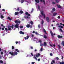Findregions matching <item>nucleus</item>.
I'll return each instance as SVG.
<instances>
[{
  "label": "nucleus",
  "instance_id": "obj_1",
  "mask_svg": "<svg viewBox=\"0 0 64 64\" xmlns=\"http://www.w3.org/2000/svg\"><path fill=\"white\" fill-rule=\"evenodd\" d=\"M8 28H5V30L6 32H7V31H8H8H12V29L11 28V26H8Z\"/></svg>",
  "mask_w": 64,
  "mask_h": 64
},
{
  "label": "nucleus",
  "instance_id": "obj_2",
  "mask_svg": "<svg viewBox=\"0 0 64 64\" xmlns=\"http://www.w3.org/2000/svg\"><path fill=\"white\" fill-rule=\"evenodd\" d=\"M42 11L40 10V13H41V14L42 15V16H44V19L45 18V14H43V9L42 10Z\"/></svg>",
  "mask_w": 64,
  "mask_h": 64
},
{
  "label": "nucleus",
  "instance_id": "obj_3",
  "mask_svg": "<svg viewBox=\"0 0 64 64\" xmlns=\"http://www.w3.org/2000/svg\"><path fill=\"white\" fill-rule=\"evenodd\" d=\"M19 25V24L18 23L16 24V25L14 26V27L15 28H18Z\"/></svg>",
  "mask_w": 64,
  "mask_h": 64
},
{
  "label": "nucleus",
  "instance_id": "obj_4",
  "mask_svg": "<svg viewBox=\"0 0 64 64\" xmlns=\"http://www.w3.org/2000/svg\"><path fill=\"white\" fill-rule=\"evenodd\" d=\"M50 32L51 34V36H52V38H53V37H54V36H53V35H55V34H53L52 32V31H50Z\"/></svg>",
  "mask_w": 64,
  "mask_h": 64
},
{
  "label": "nucleus",
  "instance_id": "obj_5",
  "mask_svg": "<svg viewBox=\"0 0 64 64\" xmlns=\"http://www.w3.org/2000/svg\"><path fill=\"white\" fill-rule=\"evenodd\" d=\"M46 20L47 21V22H49V21H50L49 18V17H46Z\"/></svg>",
  "mask_w": 64,
  "mask_h": 64
},
{
  "label": "nucleus",
  "instance_id": "obj_6",
  "mask_svg": "<svg viewBox=\"0 0 64 64\" xmlns=\"http://www.w3.org/2000/svg\"><path fill=\"white\" fill-rule=\"evenodd\" d=\"M39 56H40V54L39 53H38L37 54H36V57L37 58L39 57Z\"/></svg>",
  "mask_w": 64,
  "mask_h": 64
},
{
  "label": "nucleus",
  "instance_id": "obj_7",
  "mask_svg": "<svg viewBox=\"0 0 64 64\" xmlns=\"http://www.w3.org/2000/svg\"><path fill=\"white\" fill-rule=\"evenodd\" d=\"M40 2H42V1L43 2H44V4L45 5V0H40Z\"/></svg>",
  "mask_w": 64,
  "mask_h": 64
},
{
  "label": "nucleus",
  "instance_id": "obj_8",
  "mask_svg": "<svg viewBox=\"0 0 64 64\" xmlns=\"http://www.w3.org/2000/svg\"><path fill=\"white\" fill-rule=\"evenodd\" d=\"M56 10L54 8H52V10L51 12V13H53L54 11H55Z\"/></svg>",
  "mask_w": 64,
  "mask_h": 64
},
{
  "label": "nucleus",
  "instance_id": "obj_9",
  "mask_svg": "<svg viewBox=\"0 0 64 64\" xmlns=\"http://www.w3.org/2000/svg\"><path fill=\"white\" fill-rule=\"evenodd\" d=\"M10 54L11 55H14V54L13 52H9Z\"/></svg>",
  "mask_w": 64,
  "mask_h": 64
},
{
  "label": "nucleus",
  "instance_id": "obj_10",
  "mask_svg": "<svg viewBox=\"0 0 64 64\" xmlns=\"http://www.w3.org/2000/svg\"><path fill=\"white\" fill-rule=\"evenodd\" d=\"M58 38H62L63 37V36H60L59 35H58Z\"/></svg>",
  "mask_w": 64,
  "mask_h": 64
},
{
  "label": "nucleus",
  "instance_id": "obj_11",
  "mask_svg": "<svg viewBox=\"0 0 64 64\" xmlns=\"http://www.w3.org/2000/svg\"><path fill=\"white\" fill-rule=\"evenodd\" d=\"M47 44L46 43V42H44V47H46V46H47Z\"/></svg>",
  "mask_w": 64,
  "mask_h": 64
},
{
  "label": "nucleus",
  "instance_id": "obj_12",
  "mask_svg": "<svg viewBox=\"0 0 64 64\" xmlns=\"http://www.w3.org/2000/svg\"><path fill=\"white\" fill-rule=\"evenodd\" d=\"M19 13V12H15L14 14L15 15H18Z\"/></svg>",
  "mask_w": 64,
  "mask_h": 64
},
{
  "label": "nucleus",
  "instance_id": "obj_13",
  "mask_svg": "<svg viewBox=\"0 0 64 64\" xmlns=\"http://www.w3.org/2000/svg\"><path fill=\"white\" fill-rule=\"evenodd\" d=\"M20 34H24V32L22 31H20Z\"/></svg>",
  "mask_w": 64,
  "mask_h": 64
},
{
  "label": "nucleus",
  "instance_id": "obj_14",
  "mask_svg": "<svg viewBox=\"0 0 64 64\" xmlns=\"http://www.w3.org/2000/svg\"><path fill=\"white\" fill-rule=\"evenodd\" d=\"M7 19L8 20H9L10 21H11V20H12V18H10V16L8 17Z\"/></svg>",
  "mask_w": 64,
  "mask_h": 64
},
{
  "label": "nucleus",
  "instance_id": "obj_15",
  "mask_svg": "<svg viewBox=\"0 0 64 64\" xmlns=\"http://www.w3.org/2000/svg\"><path fill=\"white\" fill-rule=\"evenodd\" d=\"M56 6H58V8H61V7L60 5H59L58 6V4H56Z\"/></svg>",
  "mask_w": 64,
  "mask_h": 64
},
{
  "label": "nucleus",
  "instance_id": "obj_16",
  "mask_svg": "<svg viewBox=\"0 0 64 64\" xmlns=\"http://www.w3.org/2000/svg\"><path fill=\"white\" fill-rule=\"evenodd\" d=\"M29 36H27L25 37V40H26V39H28V38H29Z\"/></svg>",
  "mask_w": 64,
  "mask_h": 64
},
{
  "label": "nucleus",
  "instance_id": "obj_17",
  "mask_svg": "<svg viewBox=\"0 0 64 64\" xmlns=\"http://www.w3.org/2000/svg\"><path fill=\"white\" fill-rule=\"evenodd\" d=\"M35 2L37 3H39L40 1L39 0H35Z\"/></svg>",
  "mask_w": 64,
  "mask_h": 64
},
{
  "label": "nucleus",
  "instance_id": "obj_18",
  "mask_svg": "<svg viewBox=\"0 0 64 64\" xmlns=\"http://www.w3.org/2000/svg\"><path fill=\"white\" fill-rule=\"evenodd\" d=\"M44 38L45 39H47V38H48L47 37V36L46 35H44Z\"/></svg>",
  "mask_w": 64,
  "mask_h": 64
},
{
  "label": "nucleus",
  "instance_id": "obj_19",
  "mask_svg": "<svg viewBox=\"0 0 64 64\" xmlns=\"http://www.w3.org/2000/svg\"><path fill=\"white\" fill-rule=\"evenodd\" d=\"M43 31H44V32L45 33L47 34V32H46V30H45L44 29H43Z\"/></svg>",
  "mask_w": 64,
  "mask_h": 64
},
{
  "label": "nucleus",
  "instance_id": "obj_20",
  "mask_svg": "<svg viewBox=\"0 0 64 64\" xmlns=\"http://www.w3.org/2000/svg\"><path fill=\"white\" fill-rule=\"evenodd\" d=\"M30 25L29 24H27L26 26V27L27 28H30Z\"/></svg>",
  "mask_w": 64,
  "mask_h": 64
},
{
  "label": "nucleus",
  "instance_id": "obj_21",
  "mask_svg": "<svg viewBox=\"0 0 64 64\" xmlns=\"http://www.w3.org/2000/svg\"><path fill=\"white\" fill-rule=\"evenodd\" d=\"M57 14V13H54L53 14V16H56Z\"/></svg>",
  "mask_w": 64,
  "mask_h": 64
},
{
  "label": "nucleus",
  "instance_id": "obj_22",
  "mask_svg": "<svg viewBox=\"0 0 64 64\" xmlns=\"http://www.w3.org/2000/svg\"><path fill=\"white\" fill-rule=\"evenodd\" d=\"M20 14H23V13H24V12L23 11L21 10L20 11Z\"/></svg>",
  "mask_w": 64,
  "mask_h": 64
},
{
  "label": "nucleus",
  "instance_id": "obj_23",
  "mask_svg": "<svg viewBox=\"0 0 64 64\" xmlns=\"http://www.w3.org/2000/svg\"><path fill=\"white\" fill-rule=\"evenodd\" d=\"M60 64H64V62L63 61L62 62H60Z\"/></svg>",
  "mask_w": 64,
  "mask_h": 64
},
{
  "label": "nucleus",
  "instance_id": "obj_24",
  "mask_svg": "<svg viewBox=\"0 0 64 64\" xmlns=\"http://www.w3.org/2000/svg\"><path fill=\"white\" fill-rule=\"evenodd\" d=\"M62 44L63 45V46H64V41H62Z\"/></svg>",
  "mask_w": 64,
  "mask_h": 64
},
{
  "label": "nucleus",
  "instance_id": "obj_25",
  "mask_svg": "<svg viewBox=\"0 0 64 64\" xmlns=\"http://www.w3.org/2000/svg\"><path fill=\"white\" fill-rule=\"evenodd\" d=\"M15 50L16 51H17V52H19V50H18V49H15Z\"/></svg>",
  "mask_w": 64,
  "mask_h": 64
},
{
  "label": "nucleus",
  "instance_id": "obj_26",
  "mask_svg": "<svg viewBox=\"0 0 64 64\" xmlns=\"http://www.w3.org/2000/svg\"><path fill=\"white\" fill-rule=\"evenodd\" d=\"M14 52L15 53L14 54V55H16L18 54V53H17V52Z\"/></svg>",
  "mask_w": 64,
  "mask_h": 64
},
{
  "label": "nucleus",
  "instance_id": "obj_27",
  "mask_svg": "<svg viewBox=\"0 0 64 64\" xmlns=\"http://www.w3.org/2000/svg\"><path fill=\"white\" fill-rule=\"evenodd\" d=\"M58 27H59V28H63V26H58Z\"/></svg>",
  "mask_w": 64,
  "mask_h": 64
},
{
  "label": "nucleus",
  "instance_id": "obj_28",
  "mask_svg": "<svg viewBox=\"0 0 64 64\" xmlns=\"http://www.w3.org/2000/svg\"><path fill=\"white\" fill-rule=\"evenodd\" d=\"M11 28L12 29H13V28H14V25L12 24L11 26Z\"/></svg>",
  "mask_w": 64,
  "mask_h": 64
},
{
  "label": "nucleus",
  "instance_id": "obj_29",
  "mask_svg": "<svg viewBox=\"0 0 64 64\" xmlns=\"http://www.w3.org/2000/svg\"><path fill=\"white\" fill-rule=\"evenodd\" d=\"M34 58L36 60H37V58L35 56H34Z\"/></svg>",
  "mask_w": 64,
  "mask_h": 64
},
{
  "label": "nucleus",
  "instance_id": "obj_30",
  "mask_svg": "<svg viewBox=\"0 0 64 64\" xmlns=\"http://www.w3.org/2000/svg\"><path fill=\"white\" fill-rule=\"evenodd\" d=\"M44 20H42V24H43L44 23Z\"/></svg>",
  "mask_w": 64,
  "mask_h": 64
},
{
  "label": "nucleus",
  "instance_id": "obj_31",
  "mask_svg": "<svg viewBox=\"0 0 64 64\" xmlns=\"http://www.w3.org/2000/svg\"><path fill=\"white\" fill-rule=\"evenodd\" d=\"M38 10H40V6L38 5Z\"/></svg>",
  "mask_w": 64,
  "mask_h": 64
},
{
  "label": "nucleus",
  "instance_id": "obj_32",
  "mask_svg": "<svg viewBox=\"0 0 64 64\" xmlns=\"http://www.w3.org/2000/svg\"><path fill=\"white\" fill-rule=\"evenodd\" d=\"M30 23L32 25H33V23L32 21H30Z\"/></svg>",
  "mask_w": 64,
  "mask_h": 64
},
{
  "label": "nucleus",
  "instance_id": "obj_33",
  "mask_svg": "<svg viewBox=\"0 0 64 64\" xmlns=\"http://www.w3.org/2000/svg\"><path fill=\"white\" fill-rule=\"evenodd\" d=\"M12 50H13V49H14V46H12Z\"/></svg>",
  "mask_w": 64,
  "mask_h": 64
},
{
  "label": "nucleus",
  "instance_id": "obj_34",
  "mask_svg": "<svg viewBox=\"0 0 64 64\" xmlns=\"http://www.w3.org/2000/svg\"><path fill=\"white\" fill-rule=\"evenodd\" d=\"M52 62L53 63H55V61L54 60H52Z\"/></svg>",
  "mask_w": 64,
  "mask_h": 64
},
{
  "label": "nucleus",
  "instance_id": "obj_35",
  "mask_svg": "<svg viewBox=\"0 0 64 64\" xmlns=\"http://www.w3.org/2000/svg\"><path fill=\"white\" fill-rule=\"evenodd\" d=\"M25 14L26 15H28V12H26L25 13Z\"/></svg>",
  "mask_w": 64,
  "mask_h": 64
},
{
  "label": "nucleus",
  "instance_id": "obj_36",
  "mask_svg": "<svg viewBox=\"0 0 64 64\" xmlns=\"http://www.w3.org/2000/svg\"><path fill=\"white\" fill-rule=\"evenodd\" d=\"M0 62L1 63H2V64H3V61L2 60L0 61Z\"/></svg>",
  "mask_w": 64,
  "mask_h": 64
},
{
  "label": "nucleus",
  "instance_id": "obj_37",
  "mask_svg": "<svg viewBox=\"0 0 64 64\" xmlns=\"http://www.w3.org/2000/svg\"><path fill=\"white\" fill-rule=\"evenodd\" d=\"M21 23V21L19 20L18 21V23H19V24H20Z\"/></svg>",
  "mask_w": 64,
  "mask_h": 64
},
{
  "label": "nucleus",
  "instance_id": "obj_38",
  "mask_svg": "<svg viewBox=\"0 0 64 64\" xmlns=\"http://www.w3.org/2000/svg\"><path fill=\"white\" fill-rule=\"evenodd\" d=\"M56 3H59V1L58 0H56Z\"/></svg>",
  "mask_w": 64,
  "mask_h": 64
},
{
  "label": "nucleus",
  "instance_id": "obj_39",
  "mask_svg": "<svg viewBox=\"0 0 64 64\" xmlns=\"http://www.w3.org/2000/svg\"><path fill=\"white\" fill-rule=\"evenodd\" d=\"M15 22L16 23H18V21L16 20Z\"/></svg>",
  "mask_w": 64,
  "mask_h": 64
},
{
  "label": "nucleus",
  "instance_id": "obj_40",
  "mask_svg": "<svg viewBox=\"0 0 64 64\" xmlns=\"http://www.w3.org/2000/svg\"><path fill=\"white\" fill-rule=\"evenodd\" d=\"M21 2L22 3H23L24 2V0H21Z\"/></svg>",
  "mask_w": 64,
  "mask_h": 64
},
{
  "label": "nucleus",
  "instance_id": "obj_41",
  "mask_svg": "<svg viewBox=\"0 0 64 64\" xmlns=\"http://www.w3.org/2000/svg\"><path fill=\"white\" fill-rule=\"evenodd\" d=\"M30 28H32V25H30Z\"/></svg>",
  "mask_w": 64,
  "mask_h": 64
},
{
  "label": "nucleus",
  "instance_id": "obj_42",
  "mask_svg": "<svg viewBox=\"0 0 64 64\" xmlns=\"http://www.w3.org/2000/svg\"><path fill=\"white\" fill-rule=\"evenodd\" d=\"M27 18H28V19H29V18H30V16H27Z\"/></svg>",
  "mask_w": 64,
  "mask_h": 64
},
{
  "label": "nucleus",
  "instance_id": "obj_43",
  "mask_svg": "<svg viewBox=\"0 0 64 64\" xmlns=\"http://www.w3.org/2000/svg\"><path fill=\"white\" fill-rule=\"evenodd\" d=\"M56 60H59V58H58V57H56Z\"/></svg>",
  "mask_w": 64,
  "mask_h": 64
},
{
  "label": "nucleus",
  "instance_id": "obj_44",
  "mask_svg": "<svg viewBox=\"0 0 64 64\" xmlns=\"http://www.w3.org/2000/svg\"><path fill=\"white\" fill-rule=\"evenodd\" d=\"M52 4H56V3L54 2H52Z\"/></svg>",
  "mask_w": 64,
  "mask_h": 64
},
{
  "label": "nucleus",
  "instance_id": "obj_45",
  "mask_svg": "<svg viewBox=\"0 0 64 64\" xmlns=\"http://www.w3.org/2000/svg\"><path fill=\"white\" fill-rule=\"evenodd\" d=\"M38 27L39 28H40V24H38Z\"/></svg>",
  "mask_w": 64,
  "mask_h": 64
},
{
  "label": "nucleus",
  "instance_id": "obj_46",
  "mask_svg": "<svg viewBox=\"0 0 64 64\" xmlns=\"http://www.w3.org/2000/svg\"><path fill=\"white\" fill-rule=\"evenodd\" d=\"M58 46L59 47V48L60 49H61V46L59 45Z\"/></svg>",
  "mask_w": 64,
  "mask_h": 64
},
{
  "label": "nucleus",
  "instance_id": "obj_47",
  "mask_svg": "<svg viewBox=\"0 0 64 64\" xmlns=\"http://www.w3.org/2000/svg\"><path fill=\"white\" fill-rule=\"evenodd\" d=\"M1 17L2 18H4V16H3L2 15L1 16Z\"/></svg>",
  "mask_w": 64,
  "mask_h": 64
},
{
  "label": "nucleus",
  "instance_id": "obj_48",
  "mask_svg": "<svg viewBox=\"0 0 64 64\" xmlns=\"http://www.w3.org/2000/svg\"><path fill=\"white\" fill-rule=\"evenodd\" d=\"M38 42H40V43H42V41H41V40H40L38 41Z\"/></svg>",
  "mask_w": 64,
  "mask_h": 64
},
{
  "label": "nucleus",
  "instance_id": "obj_49",
  "mask_svg": "<svg viewBox=\"0 0 64 64\" xmlns=\"http://www.w3.org/2000/svg\"><path fill=\"white\" fill-rule=\"evenodd\" d=\"M30 48L31 49H33V47L32 46H30Z\"/></svg>",
  "mask_w": 64,
  "mask_h": 64
},
{
  "label": "nucleus",
  "instance_id": "obj_50",
  "mask_svg": "<svg viewBox=\"0 0 64 64\" xmlns=\"http://www.w3.org/2000/svg\"><path fill=\"white\" fill-rule=\"evenodd\" d=\"M58 19H60V16H58Z\"/></svg>",
  "mask_w": 64,
  "mask_h": 64
},
{
  "label": "nucleus",
  "instance_id": "obj_51",
  "mask_svg": "<svg viewBox=\"0 0 64 64\" xmlns=\"http://www.w3.org/2000/svg\"><path fill=\"white\" fill-rule=\"evenodd\" d=\"M19 10H20V9H19V8H17L18 11H19Z\"/></svg>",
  "mask_w": 64,
  "mask_h": 64
},
{
  "label": "nucleus",
  "instance_id": "obj_52",
  "mask_svg": "<svg viewBox=\"0 0 64 64\" xmlns=\"http://www.w3.org/2000/svg\"><path fill=\"white\" fill-rule=\"evenodd\" d=\"M42 45H43V44H40V46H42Z\"/></svg>",
  "mask_w": 64,
  "mask_h": 64
},
{
  "label": "nucleus",
  "instance_id": "obj_53",
  "mask_svg": "<svg viewBox=\"0 0 64 64\" xmlns=\"http://www.w3.org/2000/svg\"><path fill=\"white\" fill-rule=\"evenodd\" d=\"M20 28H23V26H20Z\"/></svg>",
  "mask_w": 64,
  "mask_h": 64
},
{
  "label": "nucleus",
  "instance_id": "obj_54",
  "mask_svg": "<svg viewBox=\"0 0 64 64\" xmlns=\"http://www.w3.org/2000/svg\"><path fill=\"white\" fill-rule=\"evenodd\" d=\"M60 31H61V32H63V30H62V29H60Z\"/></svg>",
  "mask_w": 64,
  "mask_h": 64
},
{
  "label": "nucleus",
  "instance_id": "obj_55",
  "mask_svg": "<svg viewBox=\"0 0 64 64\" xmlns=\"http://www.w3.org/2000/svg\"><path fill=\"white\" fill-rule=\"evenodd\" d=\"M34 63H35V62H32V64H34Z\"/></svg>",
  "mask_w": 64,
  "mask_h": 64
},
{
  "label": "nucleus",
  "instance_id": "obj_56",
  "mask_svg": "<svg viewBox=\"0 0 64 64\" xmlns=\"http://www.w3.org/2000/svg\"><path fill=\"white\" fill-rule=\"evenodd\" d=\"M27 15H28L29 16H30V14H28Z\"/></svg>",
  "mask_w": 64,
  "mask_h": 64
},
{
  "label": "nucleus",
  "instance_id": "obj_57",
  "mask_svg": "<svg viewBox=\"0 0 64 64\" xmlns=\"http://www.w3.org/2000/svg\"><path fill=\"white\" fill-rule=\"evenodd\" d=\"M50 56H52L53 55V54H52V53H50Z\"/></svg>",
  "mask_w": 64,
  "mask_h": 64
},
{
  "label": "nucleus",
  "instance_id": "obj_58",
  "mask_svg": "<svg viewBox=\"0 0 64 64\" xmlns=\"http://www.w3.org/2000/svg\"><path fill=\"white\" fill-rule=\"evenodd\" d=\"M35 34H36V35H38V33L37 32H36L35 33Z\"/></svg>",
  "mask_w": 64,
  "mask_h": 64
},
{
  "label": "nucleus",
  "instance_id": "obj_59",
  "mask_svg": "<svg viewBox=\"0 0 64 64\" xmlns=\"http://www.w3.org/2000/svg\"><path fill=\"white\" fill-rule=\"evenodd\" d=\"M50 46H51V47H53V46L52 45V44H50Z\"/></svg>",
  "mask_w": 64,
  "mask_h": 64
},
{
  "label": "nucleus",
  "instance_id": "obj_60",
  "mask_svg": "<svg viewBox=\"0 0 64 64\" xmlns=\"http://www.w3.org/2000/svg\"><path fill=\"white\" fill-rule=\"evenodd\" d=\"M31 55H32V56H33V54L32 53H31L30 54Z\"/></svg>",
  "mask_w": 64,
  "mask_h": 64
},
{
  "label": "nucleus",
  "instance_id": "obj_61",
  "mask_svg": "<svg viewBox=\"0 0 64 64\" xmlns=\"http://www.w3.org/2000/svg\"><path fill=\"white\" fill-rule=\"evenodd\" d=\"M33 10H34V9H33V8H32V11H31V12H33Z\"/></svg>",
  "mask_w": 64,
  "mask_h": 64
},
{
  "label": "nucleus",
  "instance_id": "obj_62",
  "mask_svg": "<svg viewBox=\"0 0 64 64\" xmlns=\"http://www.w3.org/2000/svg\"><path fill=\"white\" fill-rule=\"evenodd\" d=\"M24 17L25 18H27V16H24Z\"/></svg>",
  "mask_w": 64,
  "mask_h": 64
},
{
  "label": "nucleus",
  "instance_id": "obj_63",
  "mask_svg": "<svg viewBox=\"0 0 64 64\" xmlns=\"http://www.w3.org/2000/svg\"><path fill=\"white\" fill-rule=\"evenodd\" d=\"M60 25H63V24L62 23H60Z\"/></svg>",
  "mask_w": 64,
  "mask_h": 64
},
{
  "label": "nucleus",
  "instance_id": "obj_64",
  "mask_svg": "<svg viewBox=\"0 0 64 64\" xmlns=\"http://www.w3.org/2000/svg\"><path fill=\"white\" fill-rule=\"evenodd\" d=\"M2 11H5V9H2Z\"/></svg>",
  "mask_w": 64,
  "mask_h": 64
}]
</instances>
